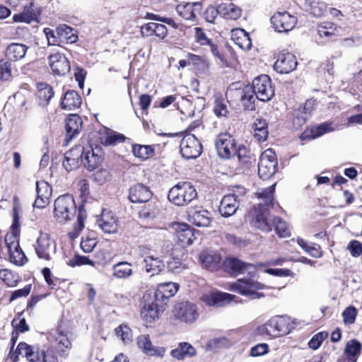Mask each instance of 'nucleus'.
<instances>
[{
    "mask_svg": "<svg viewBox=\"0 0 362 362\" xmlns=\"http://www.w3.org/2000/svg\"><path fill=\"white\" fill-rule=\"evenodd\" d=\"M275 184L258 193V197L262 201L255 206L250 211L252 218L251 224L262 231L269 232L272 230V224L269 221V207L273 206V194Z\"/></svg>",
    "mask_w": 362,
    "mask_h": 362,
    "instance_id": "1",
    "label": "nucleus"
},
{
    "mask_svg": "<svg viewBox=\"0 0 362 362\" xmlns=\"http://www.w3.org/2000/svg\"><path fill=\"white\" fill-rule=\"evenodd\" d=\"M197 197L194 187L189 182H180L173 187L168 195V199L177 206H185Z\"/></svg>",
    "mask_w": 362,
    "mask_h": 362,
    "instance_id": "2",
    "label": "nucleus"
},
{
    "mask_svg": "<svg viewBox=\"0 0 362 362\" xmlns=\"http://www.w3.org/2000/svg\"><path fill=\"white\" fill-rule=\"evenodd\" d=\"M293 328L291 320L287 316H275L259 328L262 334L272 337H279L288 334Z\"/></svg>",
    "mask_w": 362,
    "mask_h": 362,
    "instance_id": "3",
    "label": "nucleus"
},
{
    "mask_svg": "<svg viewBox=\"0 0 362 362\" xmlns=\"http://www.w3.org/2000/svg\"><path fill=\"white\" fill-rule=\"evenodd\" d=\"M76 211L74 197L70 194H64L54 201V215L57 222L65 223L70 221Z\"/></svg>",
    "mask_w": 362,
    "mask_h": 362,
    "instance_id": "4",
    "label": "nucleus"
},
{
    "mask_svg": "<svg viewBox=\"0 0 362 362\" xmlns=\"http://www.w3.org/2000/svg\"><path fill=\"white\" fill-rule=\"evenodd\" d=\"M264 287L265 286L262 284L250 278L239 279L235 282L230 284V290L231 291L249 297L250 299H257L264 297V295L257 292V291L264 289Z\"/></svg>",
    "mask_w": 362,
    "mask_h": 362,
    "instance_id": "5",
    "label": "nucleus"
},
{
    "mask_svg": "<svg viewBox=\"0 0 362 362\" xmlns=\"http://www.w3.org/2000/svg\"><path fill=\"white\" fill-rule=\"evenodd\" d=\"M278 161L274 151L272 148L265 150L259 156L258 174L263 180L272 177L277 168Z\"/></svg>",
    "mask_w": 362,
    "mask_h": 362,
    "instance_id": "6",
    "label": "nucleus"
},
{
    "mask_svg": "<svg viewBox=\"0 0 362 362\" xmlns=\"http://www.w3.org/2000/svg\"><path fill=\"white\" fill-rule=\"evenodd\" d=\"M103 152L102 148L99 146L93 147L88 146H82V151L80 153L81 163L88 170L91 171L97 168L103 161Z\"/></svg>",
    "mask_w": 362,
    "mask_h": 362,
    "instance_id": "7",
    "label": "nucleus"
},
{
    "mask_svg": "<svg viewBox=\"0 0 362 362\" xmlns=\"http://www.w3.org/2000/svg\"><path fill=\"white\" fill-rule=\"evenodd\" d=\"M250 87L256 98L261 101H269L274 95L272 81L267 75L263 74L256 77Z\"/></svg>",
    "mask_w": 362,
    "mask_h": 362,
    "instance_id": "8",
    "label": "nucleus"
},
{
    "mask_svg": "<svg viewBox=\"0 0 362 362\" xmlns=\"http://www.w3.org/2000/svg\"><path fill=\"white\" fill-rule=\"evenodd\" d=\"M224 270L234 276L247 274L250 277L255 276L256 267L252 264L246 263L242 260L228 257L223 262Z\"/></svg>",
    "mask_w": 362,
    "mask_h": 362,
    "instance_id": "9",
    "label": "nucleus"
},
{
    "mask_svg": "<svg viewBox=\"0 0 362 362\" xmlns=\"http://www.w3.org/2000/svg\"><path fill=\"white\" fill-rule=\"evenodd\" d=\"M173 313L175 318L189 324L194 323L199 316L197 305L188 301L176 304Z\"/></svg>",
    "mask_w": 362,
    "mask_h": 362,
    "instance_id": "10",
    "label": "nucleus"
},
{
    "mask_svg": "<svg viewBox=\"0 0 362 362\" xmlns=\"http://www.w3.org/2000/svg\"><path fill=\"white\" fill-rule=\"evenodd\" d=\"M180 153L186 159L199 157L202 152V146L194 134L185 135L180 141Z\"/></svg>",
    "mask_w": 362,
    "mask_h": 362,
    "instance_id": "11",
    "label": "nucleus"
},
{
    "mask_svg": "<svg viewBox=\"0 0 362 362\" xmlns=\"http://www.w3.org/2000/svg\"><path fill=\"white\" fill-rule=\"evenodd\" d=\"M216 148L218 156L226 159L235 156L238 148L236 146L235 139L228 134H221L217 136Z\"/></svg>",
    "mask_w": 362,
    "mask_h": 362,
    "instance_id": "12",
    "label": "nucleus"
},
{
    "mask_svg": "<svg viewBox=\"0 0 362 362\" xmlns=\"http://www.w3.org/2000/svg\"><path fill=\"white\" fill-rule=\"evenodd\" d=\"M35 252L39 258L49 261L56 252V244L48 234L40 233L37 239Z\"/></svg>",
    "mask_w": 362,
    "mask_h": 362,
    "instance_id": "13",
    "label": "nucleus"
},
{
    "mask_svg": "<svg viewBox=\"0 0 362 362\" xmlns=\"http://www.w3.org/2000/svg\"><path fill=\"white\" fill-rule=\"evenodd\" d=\"M297 23V18L288 12H279L271 18V23L279 33L291 30Z\"/></svg>",
    "mask_w": 362,
    "mask_h": 362,
    "instance_id": "14",
    "label": "nucleus"
},
{
    "mask_svg": "<svg viewBox=\"0 0 362 362\" xmlns=\"http://www.w3.org/2000/svg\"><path fill=\"white\" fill-rule=\"evenodd\" d=\"M48 64L52 72L58 76H64L71 69L68 59L58 52L48 57Z\"/></svg>",
    "mask_w": 362,
    "mask_h": 362,
    "instance_id": "15",
    "label": "nucleus"
},
{
    "mask_svg": "<svg viewBox=\"0 0 362 362\" xmlns=\"http://www.w3.org/2000/svg\"><path fill=\"white\" fill-rule=\"evenodd\" d=\"M297 64V59L294 54L289 52H282L279 54L274 68L280 74H289L296 69Z\"/></svg>",
    "mask_w": 362,
    "mask_h": 362,
    "instance_id": "16",
    "label": "nucleus"
},
{
    "mask_svg": "<svg viewBox=\"0 0 362 362\" xmlns=\"http://www.w3.org/2000/svg\"><path fill=\"white\" fill-rule=\"evenodd\" d=\"M19 355L24 356L30 362H41V354L40 355L34 346L25 342H20L16 350L13 353H10L11 358L13 362L17 361Z\"/></svg>",
    "mask_w": 362,
    "mask_h": 362,
    "instance_id": "17",
    "label": "nucleus"
},
{
    "mask_svg": "<svg viewBox=\"0 0 362 362\" xmlns=\"http://www.w3.org/2000/svg\"><path fill=\"white\" fill-rule=\"evenodd\" d=\"M179 285L173 282H165L160 284L154 293L156 301L160 302L163 305L166 304V301L177 292Z\"/></svg>",
    "mask_w": 362,
    "mask_h": 362,
    "instance_id": "18",
    "label": "nucleus"
},
{
    "mask_svg": "<svg viewBox=\"0 0 362 362\" xmlns=\"http://www.w3.org/2000/svg\"><path fill=\"white\" fill-rule=\"evenodd\" d=\"M189 221L198 227H208L210 226L212 216L208 210L202 206L195 209H190L188 212Z\"/></svg>",
    "mask_w": 362,
    "mask_h": 362,
    "instance_id": "19",
    "label": "nucleus"
},
{
    "mask_svg": "<svg viewBox=\"0 0 362 362\" xmlns=\"http://www.w3.org/2000/svg\"><path fill=\"white\" fill-rule=\"evenodd\" d=\"M37 198L33 204L34 207L42 209L49 202L52 194V187L45 181L36 182Z\"/></svg>",
    "mask_w": 362,
    "mask_h": 362,
    "instance_id": "20",
    "label": "nucleus"
},
{
    "mask_svg": "<svg viewBox=\"0 0 362 362\" xmlns=\"http://www.w3.org/2000/svg\"><path fill=\"white\" fill-rule=\"evenodd\" d=\"M152 195L149 187L144 184H136L129 189V199L133 203L148 202Z\"/></svg>",
    "mask_w": 362,
    "mask_h": 362,
    "instance_id": "21",
    "label": "nucleus"
},
{
    "mask_svg": "<svg viewBox=\"0 0 362 362\" xmlns=\"http://www.w3.org/2000/svg\"><path fill=\"white\" fill-rule=\"evenodd\" d=\"M238 196L235 194L225 195L220 203L219 211L221 216L229 217L233 215L238 208Z\"/></svg>",
    "mask_w": 362,
    "mask_h": 362,
    "instance_id": "22",
    "label": "nucleus"
},
{
    "mask_svg": "<svg viewBox=\"0 0 362 362\" xmlns=\"http://www.w3.org/2000/svg\"><path fill=\"white\" fill-rule=\"evenodd\" d=\"M163 305L155 300L152 302L146 303L141 311V317L147 322H151L158 319L160 313L163 310Z\"/></svg>",
    "mask_w": 362,
    "mask_h": 362,
    "instance_id": "23",
    "label": "nucleus"
},
{
    "mask_svg": "<svg viewBox=\"0 0 362 362\" xmlns=\"http://www.w3.org/2000/svg\"><path fill=\"white\" fill-rule=\"evenodd\" d=\"M8 252L9 253V258L11 262L16 265H23L27 261V257L24 254L23 251L20 247L18 241L8 242V238L5 240Z\"/></svg>",
    "mask_w": 362,
    "mask_h": 362,
    "instance_id": "24",
    "label": "nucleus"
},
{
    "mask_svg": "<svg viewBox=\"0 0 362 362\" xmlns=\"http://www.w3.org/2000/svg\"><path fill=\"white\" fill-rule=\"evenodd\" d=\"M234 298H235V296L230 293L216 292L204 295L202 299L209 306L221 307L226 303L232 301Z\"/></svg>",
    "mask_w": 362,
    "mask_h": 362,
    "instance_id": "25",
    "label": "nucleus"
},
{
    "mask_svg": "<svg viewBox=\"0 0 362 362\" xmlns=\"http://www.w3.org/2000/svg\"><path fill=\"white\" fill-rule=\"evenodd\" d=\"M176 236L182 247L192 244L194 238V230L186 223L175 224Z\"/></svg>",
    "mask_w": 362,
    "mask_h": 362,
    "instance_id": "26",
    "label": "nucleus"
},
{
    "mask_svg": "<svg viewBox=\"0 0 362 362\" xmlns=\"http://www.w3.org/2000/svg\"><path fill=\"white\" fill-rule=\"evenodd\" d=\"M218 11L219 15L228 20H237L242 13V9L230 0H226L218 4Z\"/></svg>",
    "mask_w": 362,
    "mask_h": 362,
    "instance_id": "27",
    "label": "nucleus"
},
{
    "mask_svg": "<svg viewBox=\"0 0 362 362\" xmlns=\"http://www.w3.org/2000/svg\"><path fill=\"white\" fill-rule=\"evenodd\" d=\"M82 151V146H78L72 148L64 155L63 166L69 172L77 168L81 163L80 153Z\"/></svg>",
    "mask_w": 362,
    "mask_h": 362,
    "instance_id": "28",
    "label": "nucleus"
},
{
    "mask_svg": "<svg viewBox=\"0 0 362 362\" xmlns=\"http://www.w3.org/2000/svg\"><path fill=\"white\" fill-rule=\"evenodd\" d=\"M28 49L24 44L13 42L6 47L5 56L11 62H17L25 57Z\"/></svg>",
    "mask_w": 362,
    "mask_h": 362,
    "instance_id": "29",
    "label": "nucleus"
},
{
    "mask_svg": "<svg viewBox=\"0 0 362 362\" xmlns=\"http://www.w3.org/2000/svg\"><path fill=\"white\" fill-rule=\"evenodd\" d=\"M98 223L104 233H114L117 231V218L110 211L103 212Z\"/></svg>",
    "mask_w": 362,
    "mask_h": 362,
    "instance_id": "30",
    "label": "nucleus"
},
{
    "mask_svg": "<svg viewBox=\"0 0 362 362\" xmlns=\"http://www.w3.org/2000/svg\"><path fill=\"white\" fill-rule=\"evenodd\" d=\"M82 128L81 118L75 114L69 115L66 122V139L71 140Z\"/></svg>",
    "mask_w": 362,
    "mask_h": 362,
    "instance_id": "31",
    "label": "nucleus"
},
{
    "mask_svg": "<svg viewBox=\"0 0 362 362\" xmlns=\"http://www.w3.org/2000/svg\"><path fill=\"white\" fill-rule=\"evenodd\" d=\"M57 344V349L62 356H67L71 349V342L69 339L66 332L57 329L54 335Z\"/></svg>",
    "mask_w": 362,
    "mask_h": 362,
    "instance_id": "32",
    "label": "nucleus"
},
{
    "mask_svg": "<svg viewBox=\"0 0 362 362\" xmlns=\"http://www.w3.org/2000/svg\"><path fill=\"white\" fill-rule=\"evenodd\" d=\"M194 30L197 41L202 45H209L210 47V50L211 53L214 54V56L223 61V56L219 52L218 47L216 45L214 44L211 40L209 39L206 37L203 29L201 28H195Z\"/></svg>",
    "mask_w": 362,
    "mask_h": 362,
    "instance_id": "33",
    "label": "nucleus"
},
{
    "mask_svg": "<svg viewBox=\"0 0 362 362\" xmlns=\"http://www.w3.org/2000/svg\"><path fill=\"white\" fill-rule=\"evenodd\" d=\"M81 104V98L77 92L74 90L67 91L62 102L61 107L64 110H74L78 108Z\"/></svg>",
    "mask_w": 362,
    "mask_h": 362,
    "instance_id": "34",
    "label": "nucleus"
},
{
    "mask_svg": "<svg viewBox=\"0 0 362 362\" xmlns=\"http://www.w3.org/2000/svg\"><path fill=\"white\" fill-rule=\"evenodd\" d=\"M235 155H237L239 163L243 169H248L255 165V156L245 146H240Z\"/></svg>",
    "mask_w": 362,
    "mask_h": 362,
    "instance_id": "35",
    "label": "nucleus"
},
{
    "mask_svg": "<svg viewBox=\"0 0 362 362\" xmlns=\"http://www.w3.org/2000/svg\"><path fill=\"white\" fill-rule=\"evenodd\" d=\"M54 94L52 88L47 83H40L37 85L36 96L39 105L42 107L47 106Z\"/></svg>",
    "mask_w": 362,
    "mask_h": 362,
    "instance_id": "36",
    "label": "nucleus"
},
{
    "mask_svg": "<svg viewBox=\"0 0 362 362\" xmlns=\"http://www.w3.org/2000/svg\"><path fill=\"white\" fill-rule=\"evenodd\" d=\"M170 355L177 360H182L185 357H192L195 356L196 349L187 342H180L177 347L171 351Z\"/></svg>",
    "mask_w": 362,
    "mask_h": 362,
    "instance_id": "37",
    "label": "nucleus"
},
{
    "mask_svg": "<svg viewBox=\"0 0 362 362\" xmlns=\"http://www.w3.org/2000/svg\"><path fill=\"white\" fill-rule=\"evenodd\" d=\"M231 39L236 45L243 50H248L251 48V40L248 34L243 29L232 30Z\"/></svg>",
    "mask_w": 362,
    "mask_h": 362,
    "instance_id": "38",
    "label": "nucleus"
},
{
    "mask_svg": "<svg viewBox=\"0 0 362 362\" xmlns=\"http://www.w3.org/2000/svg\"><path fill=\"white\" fill-rule=\"evenodd\" d=\"M199 259L204 267L213 270L220 264L221 257L216 253L204 251L200 254Z\"/></svg>",
    "mask_w": 362,
    "mask_h": 362,
    "instance_id": "39",
    "label": "nucleus"
},
{
    "mask_svg": "<svg viewBox=\"0 0 362 362\" xmlns=\"http://www.w3.org/2000/svg\"><path fill=\"white\" fill-rule=\"evenodd\" d=\"M240 100L246 110L252 111L255 109V100L257 99L255 93L252 90V87L246 86L240 91Z\"/></svg>",
    "mask_w": 362,
    "mask_h": 362,
    "instance_id": "40",
    "label": "nucleus"
},
{
    "mask_svg": "<svg viewBox=\"0 0 362 362\" xmlns=\"http://www.w3.org/2000/svg\"><path fill=\"white\" fill-rule=\"evenodd\" d=\"M132 264L127 262H119L112 267V276L117 279H127L132 275Z\"/></svg>",
    "mask_w": 362,
    "mask_h": 362,
    "instance_id": "41",
    "label": "nucleus"
},
{
    "mask_svg": "<svg viewBox=\"0 0 362 362\" xmlns=\"http://www.w3.org/2000/svg\"><path fill=\"white\" fill-rule=\"evenodd\" d=\"M199 3H187L185 4H180L176 7L178 14L186 20H193L196 18L195 8L200 7Z\"/></svg>",
    "mask_w": 362,
    "mask_h": 362,
    "instance_id": "42",
    "label": "nucleus"
},
{
    "mask_svg": "<svg viewBox=\"0 0 362 362\" xmlns=\"http://www.w3.org/2000/svg\"><path fill=\"white\" fill-rule=\"evenodd\" d=\"M145 268L150 276H154L161 272L164 264L158 258H154L153 256L146 257L144 259Z\"/></svg>",
    "mask_w": 362,
    "mask_h": 362,
    "instance_id": "43",
    "label": "nucleus"
},
{
    "mask_svg": "<svg viewBox=\"0 0 362 362\" xmlns=\"http://www.w3.org/2000/svg\"><path fill=\"white\" fill-rule=\"evenodd\" d=\"M36 17L37 13L33 8V3H30L24 7L21 13L14 15L13 20L16 22L30 23Z\"/></svg>",
    "mask_w": 362,
    "mask_h": 362,
    "instance_id": "44",
    "label": "nucleus"
},
{
    "mask_svg": "<svg viewBox=\"0 0 362 362\" xmlns=\"http://www.w3.org/2000/svg\"><path fill=\"white\" fill-rule=\"evenodd\" d=\"M339 29L331 22H323L318 25L317 33L321 37L331 38L339 33Z\"/></svg>",
    "mask_w": 362,
    "mask_h": 362,
    "instance_id": "45",
    "label": "nucleus"
},
{
    "mask_svg": "<svg viewBox=\"0 0 362 362\" xmlns=\"http://www.w3.org/2000/svg\"><path fill=\"white\" fill-rule=\"evenodd\" d=\"M158 214V208L156 203L151 202L141 207L139 212V217L145 221H148L155 218Z\"/></svg>",
    "mask_w": 362,
    "mask_h": 362,
    "instance_id": "46",
    "label": "nucleus"
},
{
    "mask_svg": "<svg viewBox=\"0 0 362 362\" xmlns=\"http://www.w3.org/2000/svg\"><path fill=\"white\" fill-rule=\"evenodd\" d=\"M57 35L61 37V40H66L69 43L75 42L78 39V35L74 29L65 24L59 25L56 29Z\"/></svg>",
    "mask_w": 362,
    "mask_h": 362,
    "instance_id": "47",
    "label": "nucleus"
},
{
    "mask_svg": "<svg viewBox=\"0 0 362 362\" xmlns=\"http://www.w3.org/2000/svg\"><path fill=\"white\" fill-rule=\"evenodd\" d=\"M254 136L259 141H265L268 136L267 123L264 119H257L253 124Z\"/></svg>",
    "mask_w": 362,
    "mask_h": 362,
    "instance_id": "48",
    "label": "nucleus"
},
{
    "mask_svg": "<svg viewBox=\"0 0 362 362\" xmlns=\"http://www.w3.org/2000/svg\"><path fill=\"white\" fill-rule=\"evenodd\" d=\"M132 151L135 156L143 160L147 159L154 154V149L151 146L135 144L132 147Z\"/></svg>",
    "mask_w": 362,
    "mask_h": 362,
    "instance_id": "49",
    "label": "nucleus"
},
{
    "mask_svg": "<svg viewBox=\"0 0 362 362\" xmlns=\"http://www.w3.org/2000/svg\"><path fill=\"white\" fill-rule=\"evenodd\" d=\"M116 336L119 338L124 344L131 343L133 340L132 329L126 325H120L115 329Z\"/></svg>",
    "mask_w": 362,
    "mask_h": 362,
    "instance_id": "50",
    "label": "nucleus"
},
{
    "mask_svg": "<svg viewBox=\"0 0 362 362\" xmlns=\"http://www.w3.org/2000/svg\"><path fill=\"white\" fill-rule=\"evenodd\" d=\"M272 226H274V229L276 234L281 238L289 237L291 235L290 230L287 223L281 218L275 217L273 219Z\"/></svg>",
    "mask_w": 362,
    "mask_h": 362,
    "instance_id": "51",
    "label": "nucleus"
},
{
    "mask_svg": "<svg viewBox=\"0 0 362 362\" xmlns=\"http://www.w3.org/2000/svg\"><path fill=\"white\" fill-rule=\"evenodd\" d=\"M362 345L356 339L349 341L344 349V354L349 357L356 358L361 351Z\"/></svg>",
    "mask_w": 362,
    "mask_h": 362,
    "instance_id": "52",
    "label": "nucleus"
},
{
    "mask_svg": "<svg viewBox=\"0 0 362 362\" xmlns=\"http://www.w3.org/2000/svg\"><path fill=\"white\" fill-rule=\"evenodd\" d=\"M228 101L222 96L216 97L214 102V112L218 117L226 116L228 113L227 103Z\"/></svg>",
    "mask_w": 362,
    "mask_h": 362,
    "instance_id": "53",
    "label": "nucleus"
},
{
    "mask_svg": "<svg viewBox=\"0 0 362 362\" xmlns=\"http://www.w3.org/2000/svg\"><path fill=\"white\" fill-rule=\"evenodd\" d=\"M0 279L10 287L16 286L19 281L18 275L8 269L0 270Z\"/></svg>",
    "mask_w": 362,
    "mask_h": 362,
    "instance_id": "54",
    "label": "nucleus"
},
{
    "mask_svg": "<svg viewBox=\"0 0 362 362\" xmlns=\"http://www.w3.org/2000/svg\"><path fill=\"white\" fill-rule=\"evenodd\" d=\"M334 130V128L333 127L332 123L325 122L317 127H314L311 129L312 135L310 136V137L312 139H315L323 135L324 134L333 132Z\"/></svg>",
    "mask_w": 362,
    "mask_h": 362,
    "instance_id": "55",
    "label": "nucleus"
},
{
    "mask_svg": "<svg viewBox=\"0 0 362 362\" xmlns=\"http://www.w3.org/2000/svg\"><path fill=\"white\" fill-rule=\"evenodd\" d=\"M20 212H21V206H20L19 203H18L16 202V197H15L13 206V223L11 225V228H12L13 233L15 235H16L19 231V227H20L19 214H20Z\"/></svg>",
    "mask_w": 362,
    "mask_h": 362,
    "instance_id": "56",
    "label": "nucleus"
},
{
    "mask_svg": "<svg viewBox=\"0 0 362 362\" xmlns=\"http://www.w3.org/2000/svg\"><path fill=\"white\" fill-rule=\"evenodd\" d=\"M11 61L0 60V80L8 81L11 77Z\"/></svg>",
    "mask_w": 362,
    "mask_h": 362,
    "instance_id": "57",
    "label": "nucleus"
},
{
    "mask_svg": "<svg viewBox=\"0 0 362 362\" xmlns=\"http://www.w3.org/2000/svg\"><path fill=\"white\" fill-rule=\"evenodd\" d=\"M328 334L325 332H318L315 334L310 340L308 346L313 350L317 349L322 344V341L327 337Z\"/></svg>",
    "mask_w": 362,
    "mask_h": 362,
    "instance_id": "58",
    "label": "nucleus"
},
{
    "mask_svg": "<svg viewBox=\"0 0 362 362\" xmlns=\"http://www.w3.org/2000/svg\"><path fill=\"white\" fill-rule=\"evenodd\" d=\"M293 124L296 128H299L305 124L309 117V116L300 110L296 109L293 113Z\"/></svg>",
    "mask_w": 362,
    "mask_h": 362,
    "instance_id": "59",
    "label": "nucleus"
},
{
    "mask_svg": "<svg viewBox=\"0 0 362 362\" xmlns=\"http://www.w3.org/2000/svg\"><path fill=\"white\" fill-rule=\"evenodd\" d=\"M357 315V310L354 306L346 308L342 313L344 322L346 325L354 324Z\"/></svg>",
    "mask_w": 362,
    "mask_h": 362,
    "instance_id": "60",
    "label": "nucleus"
},
{
    "mask_svg": "<svg viewBox=\"0 0 362 362\" xmlns=\"http://www.w3.org/2000/svg\"><path fill=\"white\" fill-rule=\"evenodd\" d=\"M67 264L75 267L85 264L93 265V262L87 257L75 255L72 259L68 261Z\"/></svg>",
    "mask_w": 362,
    "mask_h": 362,
    "instance_id": "61",
    "label": "nucleus"
},
{
    "mask_svg": "<svg viewBox=\"0 0 362 362\" xmlns=\"http://www.w3.org/2000/svg\"><path fill=\"white\" fill-rule=\"evenodd\" d=\"M126 137L124 135L112 132L107 134L105 144L107 145H115L124 141Z\"/></svg>",
    "mask_w": 362,
    "mask_h": 362,
    "instance_id": "62",
    "label": "nucleus"
},
{
    "mask_svg": "<svg viewBox=\"0 0 362 362\" xmlns=\"http://www.w3.org/2000/svg\"><path fill=\"white\" fill-rule=\"evenodd\" d=\"M137 345L146 354L148 349L153 346L148 335H141L137 338Z\"/></svg>",
    "mask_w": 362,
    "mask_h": 362,
    "instance_id": "63",
    "label": "nucleus"
},
{
    "mask_svg": "<svg viewBox=\"0 0 362 362\" xmlns=\"http://www.w3.org/2000/svg\"><path fill=\"white\" fill-rule=\"evenodd\" d=\"M110 175L107 170L100 169L93 174L94 181L100 185H103L110 179Z\"/></svg>",
    "mask_w": 362,
    "mask_h": 362,
    "instance_id": "64",
    "label": "nucleus"
}]
</instances>
